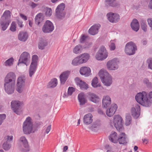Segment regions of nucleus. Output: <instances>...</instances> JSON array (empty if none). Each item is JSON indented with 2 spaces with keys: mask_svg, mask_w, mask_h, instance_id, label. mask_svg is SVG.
<instances>
[{
  "mask_svg": "<svg viewBox=\"0 0 152 152\" xmlns=\"http://www.w3.org/2000/svg\"><path fill=\"white\" fill-rule=\"evenodd\" d=\"M38 57L37 55H33L32 61L29 69V75L31 77L34 74L37 69Z\"/></svg>",
  "mask_w": 152,
  "mask_h": 152,
  "instance_id": "nucleus-4",
  "label": "nucleus"
},
{
  "mask_svg": "<svg viewBox=\"0 0 152 152\" xmlns=\"http://www.w3.org/2000/svg\"><path fill=\"white\" fill-rule=\"evenodd\" d=\"M16 24L15 22H12L11 24L10 28V30L13 32H15L16 30Z\"/></svg>",
  "mask_w": 152,
  "mask_h": 152,
  "instance_id": "nucleus-47",
  "label": "nucleus"
},
{
  "mask_svg": "<svg viewBox=\"0 0 152 152\" xmlns=\"http://www.w3.org/2000/svg\"><path fill=\"white\" fill-rule=\"evenodd\" d=\"M30 57L29 54L27 52H24L20 55L18 64V66L21 64H24L26 66L28 65L27 63L29 62Z\"/></svg>",
  "mask_w": 152,
  "mask_h": 152,
  "instance_id": "nucleus-8",
  "label": "nucleus"
},
{
  "mask_svg": "<svg viewBox=\"0 0 152 152\" xmlns=\"http://www.w3.org/2000/svg\"><path fill=\"white\" fill-rule=\"evenodd\" d=\"M82 64L81 59H80L79 56L73 59L72 62V64L75 66H78Z\"/></svg>",
  "mask_w": 152,
  "mask_h": 152,
  "instance_id": "nucleus-37",
  "label": "nucleus"
},
{
  "mask_svg": "<svg viewBox=\"0 0 152 152\" xmlns=\"http://www.w3.org/2000/svg\"><path fill=\"white\" fill-rule=\"evenodd\" d=\"M18 25L20 28H22L23 26V25L22 24V22L19 20L18 21Z\"/></svg>",
  "mask_w": 152,
  "mask_h": 152,
  "instance_id": "nucleus-60",
  "label": "nucleus"
},
{
  "mask_svg": "<svg viewBox=\"0 0 152 152\" xmlns=\"http://www.w3.org/2000/svg\"><path fill=\"white\" fill-rule=\"evenodd\" d=\"M147 63L148 64V68L152 70V58H149L147 59Z\"/></svg>",
  "mask_w": 152,
  "mask_h": 152,
  "instance_id": "nucleus-49",
  "label": "nucleus"
},
{
  "mask_svg": "<svg viewBox=\"0 0 152 152\" xmlns=\"http://www.w3.org/2000/svg\"><path fill=\"white\" fill-rule=\"evenodd\" d=\"M57 80L56 78H54L52 79L49 83V87L50 88L55 87L57 86Z\"/></svg>",
  "mask_w": 152,
  "mask_h": 152,
  "instance_id": "nucleus-40",
  "label": "nucleus"
},
{
  "mask_svg": "<svg viewBox=\"0 0 152 152\" xmlns=\"http://www.w3.org/2000/svg\"><path fill=\"white\" fill-rule=\"evenodd\" d=\"M118 142L120 144L125 145L128 142L126 135L124 133H121L119 135Z\"/></svg>",
  "mask_w": 152,
  "mask_h": 152,
  "instance_id": "nucleus-18",
  "label": "nucleus"
},
{
  "mask_svg": "<svg viewBox=\"0 0 152 152\" xmlns=\"http://www.w3.org/2000/svg\"><path fill=\"white\" fill-rule=\"evenodd\" d=\"M123 122V119L120 115H117L114 116L113 121V125L118 131H122L124 129Z\"/></svg>",
  "mask_w": 152,
  "mask_h": 152,
  "instance_id": "nucleus-6",
  "label": "nucleus"
},
{
  "mask_svg": "<svg viewBox=\"0 0 152 152\" xmlns=\"http://www.w3.org/2000/svg\"><path fill=\"white\" fill-rule=\"evenodd\" d=\"M137 50V46L132 42L127 43L125 47V52L126 54L129 55L134 54Z\"/></svg>",
  "mask_w": 152,
  "mask_h": 152,
  "instance_id": "nucleus-5",
  "label": "nucleus"
},
{
  "mask_svg": "<svg viewBox=\"0 0 152 152\" xmlns=\"http://www.w3.org/2000/svg\"><path fill=\"white\" fill-rule=\"evenodd\" d=\"M88 37V36H87L84 34H82L80 37V42L81 43H84Z\"/></svg>",
  "mask_w": 152,
  "mask_h": 152,
  "instance_id": "nucleus-48",
  "label": "nucleus"
},
{
  "mask_svg": "<svg viewBox=\"0 0 152 152\" xmlns=\"http://www.w3.org/2000/svg\"><path fill=\"white\" fill-rule=\"evenodd\" d=\"M79 56L81 59L82 63L83 64L86 62L88 60L90 55L87 53H84L80 55Z\"/></svg>",
  "mask_w": 152,
  "mask_h": 152,
  "instance_id": "nucleus-35",
  "label": "nucleus"
},
{
  "mask_svg": "<svg viewBox=\"0 0 152 152\" xmlns=\"http://www.w3.org/2000/svg\"><path fill=\"white\" fill-rule=\"evenodd\" d=\"M88 95L89 99L91 101L95 103L99 102V98L96 94L94 93H90Z\"/></svg>",
  "mask_w": 152,
  "mask_h": 152,
  "instance_id": "nucleus-32",
  "label": "nucleus"
},
{
  "mask_svg": "<svg viewBox=\"0 0 152 152\" xmlns=\"http://www.w3.org/2000/svg\"><path fill=\"white\" fill-rule=\"evenodd\" d=\"M108 20L111 22L116 23L120 20L119 15L116 13L110 12L107 14Z\"/></svg>",
  "mask_w": 152,
  "mask_h": 152,
  "instance_id": "nucleus-13",
  "label": "nucleus"
},
{
  "mask_svg": "<svg viewBox=\"0 0 152 152\" xmlns=\"http://www.w3.org/2000/svg\"><path fill=\"white\" fill-rule=\"evenodd\" d=\"M51 125H49V126H48L47 127V128L46 129V130H45V132L46 133L48 134L49 132V131L50 130V129H51Z\"/></svg>",
  "mask_w": 152,
  "mask_h": 152,
  "instance_id": "nucleus-58",
  "label": "nucleus"
},
{
  "mask_svg": "<svg viewBox=\"0 0 152 152\" xmlns=\"http://www.w3.org/2000/svg\"><path fill=\"white\" fill-rule=\"evenodd\" d=\"M78 99L80 105H84L87 102V100L85 98L84 94L83 93H80L78 95Z\"/></svg>",
  "mask_w": 152,
  "mask_h": 152,
  "instance_id": "nucleus-31",
  "label": "nucleus"
},
{
  "mask_svg": "<svg viewBox=\"0 0 152 152\" xmlns=\"http://www.w3.org/2000/svg\"><path fill=\"white\" fill-rule=\"evenodd\" d=\"M115 40H111L109 46L111 50H113L115 48Z\"/></svg>",
  "mask_w": 152,
  "mask_h": 152,
  "instance_id": "nucleus-42",
  "label": "nucleus"
},
{
  "mask_svg": "<svg viewBox=\"0 0 152 152\" xmlns=\"http://www.w3.org/2000/svg\"><path fill=\"white\" fill-rule=\"evenodd\" d=\"M20 16L22 19L25 20H27V17L22 14H20Z\"/></svg>",
  "mask_w": 152,
  "mask_h": 152,
  "instance_id": "nucleus-59",
  "label": "nucleus"
},
{
  "mask_svg": "<svg viewBox=\"0 0 152 152\" xmlns=\"http://www.w3.org/2000/svg\"><path fill=\"white\" fill-rule=\"evenodd\" d=\"M108 56V53L107 52L105 47L102 46L97 52L95 57L98 60H102L106 59Z\"/></svg>",
  "mask_w": 152,
  "mask_h": 152,
  "instance_id": "nucleus-7",
  "label": "nucleus"
},
{
  "mask_svg": "<svg viewBox=\"0 0 152 152\" xmlns=\"http://www.w3.org/2000/svg\"><path fill=\"white\" fill-rule=\"evenodd\" d=\"M20 140L21 144L25 148H22L20 149L21 151L23 152H27L29 151V146L28 145L27 140L25 137H22L20 139Z\"/></svg>",
  "mask_w": 152,
  "mask_h": 152,
  "instance_id": "nucleus-17",
  "label": "nucleus"
},
{
  "mask_svg": "<svg viewBox=\"0 0 152 152\" xmlns=\"http://www.w3.org/2000/svg\"><path fill=\"white\" fill-rule=\"evenodd\" d=\"M10 23V21L1 20L0 24L2 30L3 31H5L9 26Z\"/></svg>",
  "mask_w": 152,
  "mask_h": 152,
  "instance_id": "nucleus-36",
  "label": "nucleus"
},
{
  "mask_svg": "<svg viewBox=\"0 0 152 152\" xmlns=\"http://www.w3.org/2000/svg\"><path fill=\"white\" fill-rule=\"evenodd\" d=\"M109 140L111 142L115 143L118 142V137L117 133L115 132H112L111 134L109 136Z\"/></svg>",
  "mask_w": 152,
  "mask_h": 152,
  "instance_id": "nucleus-29",
  "label": "nucleus"
},
{
  "mask_svg": "<svg viewBox=\"0 0 152 152\" xmlns=\"http://www.w3.org/2000/svg\"><path fill=\"white\" fill-rule=\"evenodd\" d=\"M119 63L118 60L117 58L109 61L107 63V66L108 69L110 70H115L118 67V64Z\"/></svg>",
  "mask_w": 152,
  "mask_h": 152,
  "instance_id": "nucleus-11",
  "label": "nucleus"
},
{
  "mask_svg": "<svg viewBox=\"0 0 152 152\" xmlns=\"http://www.w3.org/2000/svg\"><path fill=\"white\" fill-rule=\"evenodd\" d=\"M10 16V11L9 10H6L2 15L1 20L9 21Z\"/></svg>",
  "mask_w": 152,
  "mask_h": 152,
  "instance_id": "nucleus-33",
  "label": "nucleus"
},
{
  "mask_svg": "<svg viewBox=\"0 0 152 152\" xmlns=\"http://www.w3.org/2000/svg\"><path fill=\"white\" fill-rule=\"evenodd\" d=\"M52 10L51 8H47L45 14L47 17L50 16L52 15Z\"/></svg>",
  "mask_w": 152,
  "mask_h": 152,
  "instance_id": "nucleus-50",
  "label": "nucleus"
},
{
  "mask_svg": "<svg viewBox=\"0 0 152 152\" xmlns=\"http://www.w3.org/2000/svg\"><path fill=\"white\" fill-rule=\"evenodd\" d=\"M117 109V106L116 104H112L110 108L107 110L106 111V115L110 117L112 116L115 113Z\"/></svg>",
  "mask_w": 152,
  "mask_h": 152,
  "instance_id": "nucleus-19",
  "label": "nucleus"
},
{
  "mask_svg": "<svg viewBox=\"0 0 152 152\" xmlns=\"http://www.w3.org/2000/svg\"><path fill=\"white\" fill-rule=\"evenodd\" d=\"M83 48L80 45H76L73 50V52L76 54H77L81 53L82 50Z\"/></svg>",
  "mask_w": 152,
  "mask_h": 152,
  "instance_id": "nucleus-39",
  "label": "nucleus"
},
{
  "mask_svg": "<svg viewBox=\"0 0 152 152\" xmlns=\"http://www.w3.org/2000/svg\"><path fill=\"white\" fill-rule=\"evenodd\" d=\"M140 25L142 29L144 31H147V26L146 21L143 20H142L140 21Z\"/></svg>",
  "mask_w": 152,
  "mask_h": 152,
  "instance_id": "nucleus-41",
  "label": "nucleus"
},
{
  "mask_svg": "<svg viewBox=\"0 0 152 152\" xmlns=\"http://www.w3.org/2000/svg\"><path fill=\"white\" fill-rule=\"evenodd\" d=\"M93 116L91 113H89L85 115L83 117V122L86 125L90 124L93 121Z\"/></svg>",
  "mask_w": 152,
  "mask_h": 152,
  "instance_id": "nucleus-22",
  "label": "nucleus"
},
{
  "mask_svg": "<svg viewBox=\"0 0 152 152\" xmlns=\"http://www.w3.org/2000/svg\"><path fill=\"white\" fill-rule=\"evenodd\" d=\"M131 26L133 30L137 31L139 30L140 25L139 22L136 19H134L132 22Z\"/></svg>",
  "mask_w": 152,
  "mask_h": 152,
  "instance_id": "nucleus-28",
  "label": "nucleus"
},
{
  "mask_svg": "<svg viewBox=\"0 0 152 152\" xmlns=\"http://www.w3.org/2000/svg\"><path fill=\"white\" fill-rule=\"evenodd\" d=\"M143 142L147 144L148 142V140L146 139H142Z\"/></svg>",
  "mask_w": 152,
  "mask_h": 152,
  "instance_id": "nucleus-62",
  "label": "nucleus"
},
{
  "mask_svg": "<svg viewBox=\"0 0 152 152\" xmlns=\"http://www.w3.org/2000/svg\"><path fill=\"white\" fill-rule=\"evenodd\" d=\"M65 8V4L63 3L57 6L56 10V15L58 18H61L64 16L65 13L64 10Z\"/></svg>",
  "mask_w": 152,
  "mask_h": 152,
  "instance_id": "nucleus-10",
  "label": "nucleus"
},
{
  "mask_svg": "<svg viewBox=\"0 0 152 152\" xmlns=\"http://www.w3.org/2000/svg\"><path fill=\"white\" fill-rule=\"evenodd\" d=\"M144 82L146 84H148L149 81L148 79H145L144 80Z\"/></svg>",
  "mask_w": 152,
  "mask_h": 152,
  "instance_id": "nucleus-63",
  "label": "nucleus"
},
{
  "mask_svg": "<svg viewBox=\"0 0 152 152\" xmlns=\"http://www.w3.org/2000/svg\"><path fill=\"white\" fill-rule=\"evenodd\" d=\"M140 106L138 104H136L132 109V114L135 118H137L140 114Z\"/></svg>",
  "mask_w": 152,
  "mask_h": 152,
  "instance_id": "nucleus-16",
  "label": "nucleus"
},
{
  "mask_svg": "<svg viewBox=\"0 0 152 152\" xmlns=\"http://www.w3.org/2000/svg\"><path fill=\"white\" fill-rule=\"evenodd\" d=\"M111 103L110 97L108 96L103 97L102 100V106L105 108H107Z\"/></svg>",
  "mask_w": 152,
  "mask_h": 152,
  "instance_id": "nucleus-27",
  "label": "nucleus"
},
{
  "mask_svg": "<svg viewBox=\"0 0 152 152\" xmlns=\"http://www.w3.org/2000/svg\"><path fill=\"white\" fill-rule=\"evenodd\" d=\"M149 7L150 9H152V0H151L149 4Z\"/></svg>",
  "mask_w": 152,
  "mask_h": 152,
  "instance_id": "nucleus-64",
  "label": "nucleus"
},
{
  "mask_svg": "<svg viewBox=\"0 0 152 152\" xmlns=\"http://www.w3.org/2000/svg\"><path fill=\"white\" fill-rule=\"evenodd\" d=\"M87 44H86V46H85L84 47L85 48H89L90 46L92 45V43L91 42H90L88 43H87Z\"/></svg>",
  "mask_w": 152,
  "mask_h": 152,
  "instance_id": "nucleus-61",
  "label": "nucleus"
},
{
  "mask_svg": "<svg viewBox=\"0 0 152 152\" xmlns=\"http://www.w3.org/2000/svg\"><path fill=\"white\" fill-rule=\"evenodd\" d=\"M54 26L53 23L49 20H47L42 27V30L45 33H50L54 30Z\"/></svg>",
  "mask_w": 152,
  "mask_h": 152,
  "instance_id": "nucleus-9",
  "label": "nucleus"
},
{
  "mask_svg": "<svg viewBox=\"0 0 152 152\" xmlns=\"http://www.w3.org/2000/svg\"><path fill=\"white\" fill-rule=\"evenodd\" d=\"M33 124L32 119L30 117H28L23 123V129L24 133L26 134H29L34 132L32 131Z\"/></svg>",
  "mask_w": 152,
  "mask_h": 152,
  "instance_id": "nucleus-3",
  "label": "nucleus"
},
{
  "mask_svg": "<svg viewBox=\"0 0 152 152\" xmlns=\"http://www.w3.org/2000/svg\"><path fill=\"white\" fill-rule=\"evenodd\" d=\"M80 72L81 75L88 76L90 75L91 70L89 67L84 66L80 69Z\"/></svg>",
  "mask_w": 152,
  "mask_h": 152,
  "instance_id": "nucleus-23",
  "label": "nucleus"
},
{
  "mask_svg": "<svg viewBox=\"0 0 152 152\" xmlns=\"http://www.w3.org/2000/svg\"><path fill=\"white\" fill-rule=\"evenodd\" d=\"M91 85L94 88H97L101 86V84L98 83V78L96 77H95L92 80Z\"/></svg>",
  "mask_w": 152,
  "mask_h": 152,
  "instance_id": "nucleus-38",
  "label": "nucleus"
},
{
  "mask_svg": "<svg viewBox=\"0 0 152 152\" xmlns=\"http://www.w3.org/2000/svg\"><path fill=\"white\" fill-rule=\"evenodd\" d=\"M75 91V89L73 87H69L68 88V94L71 95L73 92Z\"/></svg>",
  "mask_w": 152,
  "mask_h": 152,
  "instance_id": "nucleus-51",
  "label": "nucleus"
},
{
  "mask_svg": "<svg viewBox=\"0 0 152 152\" xmlns=\"http://www.w3.org/2000/svg\"><path fill=\"white\" fill-rule=\"evenodd\" d=\"M6 117L5 114H0V125L2 124L3 121L4 120Z\"/></svg>",
  "mask_w": 152,
  "mask_h": 152,
  "instance_id": "nucleus-52",
  "label": "nucleus"
},
{
  "mask_svg": "<svg viewBox=\"0 0 152 152\" xmlns=\"http://www.w3.org/2000/svg\"><path fill=\"white\" fill-rule=\"evenodd\" d=\"M24 84V80L22 77H19L18 80L17 85L23 86Z\"/></svg>",
  "mask_w": 152,
  "mask_h": 152,
  "instance_id": "nucleus-43",
  "label": "nucleus"
},
{
  "mask_svg": "<svg viewBox=\"0 0 152 152\" xmlns=\"http://www.w3.org/2000/svg\"><path fill=\"white\" fill-rule=\"evenodd\" d=\"M136 101L141 105L146 107L150 106L151 104V101L148 99L146 92L142 91L138 93L135 96Z\"/></svg>",
  "mask_w": 152,
  "mask_h": 152,
  "instance_id": "nucleus-1",
  "label": "nucleus"
},
{
  "mask_svg": "<svg viewBox=\"0 0 152 152\" xmlns=\"http://www.w3.org/2000/svg\"><path fill=\"white\" fill-rule=\"evenodd\" d=\"M17 87L16 88V90L19 93H21L22 92V88L23 86L17 85Z\"/></svg>",
  "mask_w": 152,
  "mask_h": 152,
  "instance_id": "nucleus-54",
  "label": "nucleus"
},
{
  "mask_svg": "<svg viewBox=\"0 0 152 152\" xmlns=\"http://www.w3.org/2000/svg\"><path fill=\"white\" fill-rule=\"evenodd\" d=\"M44 20V15L42 13H39L38 14L35 16V22L36 24L40 26V24Z\"/></svg>",
  "mask_w": 152,
  "mask_h": 152,
  "instance_id": "nucleus-26",
  "label": "nucleus"
},
{
  "mask_svg": "<svg viewBox=\"0 0 152 152\" xmlns=\"http://www.w3.org/2000/svg\"><path fill=\"white\" fill-rule=\"evenodd\" d=\"M75 81L77 85L79 86L81 89H87L88 88V84L78 77L76 78Z\"/></svg>",
  "mask_w": 152,
  "mask_h": 152,
  "instance_id": "nucleus-20",
  "label": "nucleus"
},
{
  "mask_svg": "<svg viewBox=\"0 0 152 152\" xmlns=\"http://www.w3.org/2000/svg\"><path fill=\"white\" fill-rule=\"evenodd\" d=\"M13 137L12 136H7L5 137L6 140H7L8 141H10L12 140L13 139Z\"/></svg>",
  "mask_w": 152,
  "mask_h": 152,
  "instance_id": "nucleus-55",
  "label": "nucleus"
},
{
  "mask_svg": "<svg viewBox=\"0 0 152 152\" xmlns=\"http://www.w3.org/2000/svg\"><path fill=\"white\" fill-rule=\"evenodd\" d=\"M15 83L5 82L4 87L6 92L8 94H12L14 92Z\"/></svg>",
  "mask_w": 152,
  "mask_h": 152,
  "instance_id": "nucleus-15",
  "label": "nucleus"
},
{
  "mask_svg": "<svg viewBox=\"0 0 152 152\" xmlns=\"http://www.w3.org/2000/svg\"><path fill=\"white\" fill-rule=\"evenodd\" d=\"M70 73L69 71H66L63 72L60 76V80L61 84H64L67 80Z\"/></svg>",
  "mask_w": 152,
  "mask_h": 152,
  "instance_id": "nucleus-21",
  "label": "nucleus"
},
{
  "mask_svg": "<svg viewBox=\"0 0 152 152\" xmlns=\"http://www.w3.org/2000/svg\"><path fill=\"white\" fill-rule=\"evenodd\" d=\"M99 75L102 83L106 86H109L112 83L111 77L106 70H101L99 72Z\"/></svg>",
  "mask_w": 152,
  "mask_h": 152,
  "instance_id": "nucleus-2",
  "label": "nucleus"
},
{
  "mask_svg": "<svg viewBox=\"0 0 152 152\" xmlns=\"http://www.w3.org/2000/svg\"><path fill=\"white\" fill-rule=\"evenodd\" d=\"M132 121L131 117L130 115H127L126 116V120L125 122V124L126 126L129 125Z\"/></svg>",
  "mask_w": 152,
  "mask_h": 152,
  "instance_id": "nucleus-46",
  "label": "nucleus"
},
{
  "mask_svg": "<svg viewBox=\"0 0 152 152\" xmlns=\"http://www.w3.org/2000/svg\"><path fill=\"white\" fill-rule=\"evenodd\" d=\"M3 148L5 150H8L11 148V145L7 142H4L3 145Z\"/></svg>",
  "mask_w": 152,
  "mask_h": 152,
  "instance_id": "nucleus-45",
  "label": "nucleus"
},
{
  "mask_svg": "<svg viewBox=\"0 0 152 152\" xmlns=\"http://www.w3.org/2000/svg\"><path fill=\"white\" fill-rule=\"evenodd\" d=\"M48 44V42L46 40L43 39H41L38 43L39 48L41 50H43Z\"/></svg>",
  "mask_w": 152,
  "mask_h": 152,
  "instance_id": "nucleus-34",
  "label": "nucleus"
},
{
  "mask_svg": "<svg viewBox=\"0 0 152 152\" xmlns=\"http://www.w3.org/2000/svg\"><path fill=\"white\" fill-rule=\"evenodd\" d=\"M14 59L13 58H10L7 60L5 62V65L10 66L13 64Z\"/></svg>",
  "mask_w": 152,
  "mask_h": 152,
  "instance_id": "nucleus-44",
  "label": "nucleus"
},
{
  "mask_svg": "<svg viewBox=\"0 0 152 152\" xmlns=\"http://www.w3.org/2000/svg\"><path fill=\"white\" fill-rule=\"evenodd\" d=\"M99 24L95 25L92 26L88 30L89 34L92 35H94L98 33L99 28Z\"/></svg>",
  "mask_w": 152,
  "mask_h": 152,
  "instance_id": "nucleus-24",
  "label": "nucleus"
},
{
  "mask_svg": "<svg viewBox=\"0 0 152 152\" xmlns=\"http://www.w3.org/2000/svg\"><path fill=\"white\" fill-rule=\"evenodd\" d=\"M20 102L19 101H13L11 102V106L14 112L19 115L21 113L20 110Z\"/></svg>",
  "mask_w": 152,
  "mask_h": 152,
  "instance_id": "nucleus-12",
  "label": "nucleus"
},
{
  "mask_svg": "<svg viewBox=\"0 0 152 152\" xmlns=\"http://www.w3.org/2000/svg\"><path fill=\"white\" fill-rule=\"evenodd\" d=\"M28 5L32 8H34L37 5V4H35L34 2L31 1L29 2L28 4Z\"/></svg>",
  "mask_w": 152,
  "mask_h": 152,
  "instance_id": "nucleus-53",
  "label": "nucleus"
},
{
  "mask_svg": "<svg viewBox=\"0 0 152 152\" xmlns=\"http://www.w3.org/2000/svg\"><path fill=\"white\" fill-rule=\"evenodd\" d=\"M28 37V34L26 32L21 31L19 32L18 36V39L22 42L26 41Z\"/></svg>",
  "mask_w": 152,
  "mask_h": 152,
  "instance_id": "nucleus-25",
  "label": "nucleus"
},
{
  "mask_svg": "<svg viewBox=\"0 0 152 152\" xmlns=\"http://www.w3.org/2000/svg\"><path fill=\"white\" fill-rule=\"evenodd\" d=\"M16 80V75L15 74L12 72H10L6 75L4 82L6 83H15Z\"/></svg>",
  "mask_w": 152,
  "mask_h": 152,
  "instance_id": "nucleus-14",
  "label": "nucleus"
},
{
  "mask_svg": "<svg viewBox=\"0 0 152 152\" xmlns=\"http://www.w3.org/2000/svg\"><path fill=\"white\" fill-rule=\"evenodd\" d=\"M105 4L107 6L118 7L119 4L116 1V0H105Z\"/></svg>",
  "mask_w": 152,
  "mask_h": 152,
  "instance_id": "nucleus-30",
  "label": "nucleus"
},
{
  "mask_svg": "<svg viewBox=\"0 0 152 152\" xmlns=\"http://www.w3.org/2000/svg\"><path fill=\"white\" fill-rule=\"evenodd\" d=\"M148 24L152 28V19L150 18L148 20Z\"/></svg>",
  "mask_w": 152,
  "mask_h": 152,
  "instance_id": "nucleus-56",
  "label": "nucleus"
},
{
  "mask_svg": "<svg viewBox=\"0 0 152 152\" xmlns=\"http://www.w3.org/2000/svg\"><path fill=\"white\" fill-rule=\"evenodd\" d=\"M98 113L100 115H104L105 116H106V115L104 113L102 110L101 109H99L98 110Z\"/></svg>",
  "mask_w": 152,
  "mask_h": 152,
  "instance_id": "nucleus-57",
  "label": "nucleus"
}]
</instances>
